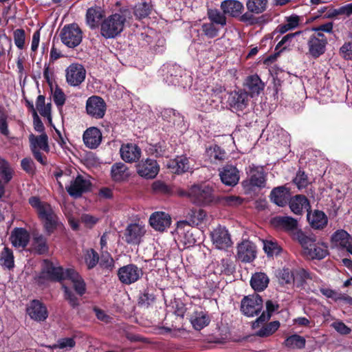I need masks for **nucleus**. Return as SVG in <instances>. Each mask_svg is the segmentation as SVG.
<instances>
[{"label":"nucleus","mask_w":352,"mask_h":352,"mask_svg":"<svg viewBox=\"0 0 352 352\" xmlns=\"http://www.w3.org/2000/svg\"><path fill=\"white\" fill-rule=\"evenodd\" d=\"M43 272L48 276L56 280H69L79 296H82L86 291V285L79 274L74 269H63L62 267H55L53 263L45 260L43 267Z\"/></svg>","instance_id":"nucleus-1"},{"label":"nucleus","mask_w":352,"mask_h":352,"mask_svg":"<svg viewBox=\"0 0 352 352\" xmlns=\"http://www.w3.org/2000/svg\"><path fill=\"white\" fill-rule=\"evenodd\" d=\"M29 204L36 210L48 235H50L61 226V223L51 205L47 202L41 201L37 197H30Z\"/></svg>","instance_id":"nucleus-2"},{"label":"nucleus","mask_w":352,"mask_h":352,"mask_svg":"<svg viewBox=\"0 0 352 352\" xmlns=\"http://www.w3.org/2000/svg\"><path fill=\"white\" fill-rule=\"evenodd\" d=\"M296 239L304 250V254L311 259L321 260L328 254V248L324 243H316L314 236H307L299 231L296 233Z\"/></svg>","instance_id":"nucleus-3"},{"label":"nucleus","mask_w":352,"mask_h":352,"mask_svg":"<svg viewBox=\"0 0 352 352\" xmlns=\"http://www.w3.org/2000/svg\"><path fill=\"white\" fill-rule=\"evenodd\" d=\"M190 201L195 205L206 206L217 203V198L210 186L194 184L190 187Z\"/></svg>","instance_id":"nucleus-4"},{"label":"nucleus","mask_w":352,"mask_h":352,"mask_svg":"<svg viewBox=\"0 0 352 352\" xmlns=\"http://www.w3.org/2000/svg\"><path fill=\"white\" fill-rule=\"evenodd\" d=\"M126 21L124 16L120 14H111L101 23L100 32L106 38H115L123 30Z\"/></svg>","instance_id":"nucleus-5"},{"label":"nucleus","mask_w":352,"mask_h":352,"mask_svg":"<svg viewBox=\"0 0 352 352\" xmlns=\"http://www.w3.org/2000/svg\"><path fill=\"white\" fill-rule=\"evenodd\" d=\"M60 37L64 45L68 47L74 48L81 43L82 32L77 24L72 23L63 28Z\"/></svg>","instance_id":"nucleus-6"},{"label":"nucleus","mask_w":352,"mask_h":352,"mask_svg":"<svg viewBox=\"0 0 352 352\" xmlns=\"http://www.w3.org/2000/svg\"><path fill=\"white\" fill-rule=\"evenodd\" d=\"M327 43V38L323 33L311 34L307 41L308 54L314 58H318L325 52Z\"/></svg>","instance_id":"nucleus-7"},{"label":"nucleus","mask_w":352,"mask_h":352,"mask_svg":"<svg viewBox=\"0 0 352 352\" xmlns=\"http://www.w3.org/2000/svg\"><path fill=\"white\" fill-rule=\"evenodd\" d=\"M91 183L89 179L82 175H78L74 179L70 181V184L65 186L68 194L74 198L82 196L85 192L91 190Z\"/></svg>","instance_id":"nucleus-8"},{"label":"nucleus","mask_w":352,"mask_h":352,"mask_svg":"<svg viewBox=\"0 0 352 352\" xmlns=\"http://www.w3.org/2000/svg\"><path fill=\"white\" fill-rule=\"evenodd\" d=\"M142 275V270L134 264L124 265L118 271L119 280L125 285H131L137 282Z\"/></svg>","instance_id":"nucleus-9"},{"label":"nucleus","mask_w":352,"mask_h":352,"mask_svg":"<svg viewBox=\"0 0 352 352\" xmlns=\"http://www.w3.org/2000/svg\"><path fill=\"white\" fill-rule=\"evenodd\" d=\"M86 70L80 63H72L65 69L66 82L72 87H77L84 82Z\"/></svg>","instance_id":"nucleus-10"},{"label":"nucleus","mask_w":352,"mask_h":352,"mask_svg":"<svg viewBox=\"0 0 352 352\" xmlns=\"http://www.w3.org/2000/svg\"><path fill=\"white\" fill-rule=\"evenodd\" d=\"M263 308V300L258 294L245 296L241 300V310L248 317L257 315Z\"/></svg>","instance_id":"nucleus-11"},{"label":"nucleus","mask_w":352,"mask_h":352,"mask_svg":"<svg viewBox=\"0 0 352 352\" xmlns=\"http://www.w3.org/2000/svg\"><path fill=\"white\" fill-rule=\"evenodd\" d=\"M248 178L252 187L262 188L266 184V174L261 166L250 165L247 170Z\"/></svg>","instance_id":"nucleus-12"},{"label":"nucleus","mask_w":352,"mask_h":352,"mask_svg":"<svg viewBox=\"0 0 352 352\" xmlns=\"http://www.w3.org/2000/svg\"><path fill=\"white\" fill-rule=\"evenodd\" d=\"M146 233L144 226L139 223L129 224L124 233V241L128 244L138 245Z\"/></svg>","instance_id":"nucleus-13"},{"label":"nucleus","mask_w":352,"mask_h":352,"mask_svg":"<svg viewBox=\"0 0 352 352\" xmlns=\"http://www.w3.org/2000/svg\"><path fill=\"white\" fill-rule=\"evenodd\" d=\"M87 112L95 118H102L106 111V104L104 100L99 96H91L88 98L86 103Z\"/></svg>","instance_id":"nucleus-14"},{"label":"nucleus","mask_w":352,"mask_h":352,"mask_svg":"<svg viewBox=\"0 0 352 352\" xmlns=\"http://www.w3.org/2000/svg\"><path fill=\"white\" fill-rule=\"evenodd\" d=\"M213 244L219 250H226L232 244L230 235L225 227L219 226L211 233Z\"/></svg>","instance_id":"nucleus-15"},{"label":"nucleus","mask_w":352,"mask_h":352,"mask_svg":"<svg viewBox=\"0 0 352 352\" xmlns=\"http://www.w3.org/2000/svg\"><path fill=\"white\" fill-rule=\"evenodd\" d=\"M27 314L34 320L42 322L47 319L48 312L46 307L39 300H32L27 307Z\"/></svg>","instance_id":"nucleus-16"},{"label":"nucleus","mask_w":352,"mask_h":352,"mask_svg":"<svg viewBox=\"0 0 352 352\" xmlns=\"http://www.w3.org/2000/svg\"><path fill=\"white\" fill-rule=\"evenodd\" d=\"M136 168L138 174L146 179L155 177L159 172V166L157 162L151 159H146L145 161L139 162Z\"/></svg>","instance_id":"nucleus-17"},{"label":"nucleus","mask_w":352,"mask_h":352,"mask_svg":"<svg viewBox=\"0 0 352 352\" xmlns=\"http://www.w3.org/2000/svg\"><path fill=\"white\" fill-rule=\"evenodd\" d=\"M256 254L255 245L250 241H243L237 247V258L242 262L252 261Z\"/></svg>","instance_id":"nucleus-18"},{"label":"nucleus","mask_w":352,"mask_h":352,"mask_svg":"<svg viewBox=\"0 0 352 352\" xmlns=\"http://www.w3.org/2000/svg\"><path fill=\"white\" fill-rule=\"evenodd\" d=\"M228 102L233 111L245 109L248 105V94L246 91H234L230 94Z\"/></svg>","instance_id":"nucleus-19"},{"label":"nucleus","mask_w":352,"mask_h":352,"mask_svg":"<svg viewBox=\"0 0 352 352\" xmlns=\"http://www.w3.org/2000/svg\"><path fill=\"white\" fill-rule=\"evenodd\" d=\"M120 153L121 158L126 163L138 162L142 155L141 148L133 143L122 144Z\"/></svg>","instance_id":"nucleus-20"},{"label":"nucleus","mask_w":352,"mask_h":352,"mask_svg":"<svg viewBox=\"0 0 352 352\" xmlns=\"http://www.w3.org/2000/svg\"><path fill=\"white\" fill-rule=\"evenodd\" d=\"M149 223L155 230L162 232L170 226L171 218L164 212H155L151 215Z\"/></svg>","instance_id":"nucleus-21"},{"label":"nucleus","mask_w":352,"mask_h":352,"mask_svg":"<svg viewBox=\"0 0 352 352\" xmlns=\"http://www.w3.org/2000/svg\"><path fill=\"white\" fill-rule=\"evenodd\" d=\"M12 245L21 250H23L30 241V234L24 228H14L10 237Z\"/></svg>","instance_id":"nucleus-22"},{"label":"nucleus","mask_w":352,"mask_h":352,"mask_svg":"<svg viewBox=\"0 0 352 352\" xmlns=\"http://www.w3.org/2000/svg\"><path fill=\"white\" fill-rule=\"evenodd\" d=\"M219 176L221 182L226 186H234L239 180V172L232 165H226L220 171Z\"/></svg>","instance_id":"nucleus-23"},{"label":"nucleus","mask_w":352,"mask_h":352,"mask_svg":"<svg viewBox=\"0 0 352 352\" xmlns=\"http://www.w3.org/2000/svg\"><path fill=\"white\" fill-rule=\"evenodd\" d=\"M82 140L87 148L94 149L101 143L102 133L98 128L90 127L84 132Z\"/></svg>","instance_id":"nucleus-24"},{"label":"nucleus","mask_w":352,"mask_h":352,"mask_svg":"<svg viewBox=\"0 0 352 352\" xmlns=\"http://www.w3.org/2000/svg\"><path fill=\"white\" fill-rule=\"evenodd\" d=\"M289 208L296 214H301L304 210L308 212L310 210L309 201L305 195H296L291 199Z\"/></svg>","instance_id":"nucleus-25"},{"label":"nucleus","mask_w":352,"mask_h":352,"mask_svg":"<svg viewBox=\"0 0 352 352\" xmlns=\"http://www.w3.org/2000/svg\"><path fill=\"white\" fill-rule=\"evenodd\" d=\"M206 217V212L201 209H192L188 211L186 217L188 220L181 221L177 223V228L179 229L185 225L197 226Z\"/></svg>","instance_id":"nucleus-26"},{"label":"nucleus","mask_w":352,"mask_h":352,"mask_svg":"<svg viewBox=\"0 0 352 352\" xmlns=\"http://www.w3.org/2000/svg\"><path fill=\"white\" fill-rule=\"evenodd\" d=\"M225 91V89L221 86H215L208 87L206 90V93L209 97L207 100V102L212 107L217 108L219 107V104L222 102L223 94Z\"/></svg>","instance_id":"nucleus-27"},{"label":"nucleus","mask_w":352,"mask_h":352,"mask_svg":"<svg viewBox=\"0 0 352 352\" xmlns=\"http://www.w3.org/2000/svg\"><path fill=\"white\" fill-rule=\"evenodd\" d=\"M168 167L174 173H183L190 169L189 160L186 156L177 157L168 162Z\"/></svg>","instance_id":"nucleus-28"},{"label":"nucleus","mask_w":352,"mask_h":352,"mask_svg":"<svg viewBox=\"0 0 352 352\" xmlns=\"http://www.w3.org/2000/svg\"><path fill=\"white\" fill-rule=\"evenodd\" d=\"M252 97L258 96L263 90L265 85L256 74L248 76L245 83Z\"/></svg>","instance_id":"nucleus-29"},{"label":"nucleus","mask_w":352,"mask_h":352,"mask_svg":"<svg viewBox=\"0 0 352 352\" xmlns=\"http://www.w3.org/2000/svg\"><path fill=\"white\" fill-rule=\"evenodd\" d=\"M307 219L311 226L314 229H322L327 224L326 214L320 210H315L312 214L310 211L307 213Z\"/></svg>","instance_id":"nucleus-30"},{"label":"nucleus","mask_w":352,"mask_h":352,"mask_svg":"<svg viewBox=\"0 0 352 352\" xmlns=\"http://www.w3.org/2000/svg\"><path fill=\"white\" fill-rule=\"evenodd\" d=\"M29 140L31 151L41 149L45 152L49 151L48 138L45 133H43L38 136L31 134L29 136Z\"/></svg>","instance_id":"nucleus-31"},{"label":"nucleus","mask_w":352,"mask_h":352,"mask_svg":"<svg viewBox=\"0 0 352 352\" xmlns=\"http://www.w3.org/2000/svg\"><path fill=\"white\" fill-rule=\"evenodd\" d=\"M111 174L112 179L116 182L126 180L130 176L128 167L122 162L114 164L111 166Z\"/></svg>","instance_id":"nucleus-32"},{"label":"nucleus","mask_w":352,"mask_h":352,"mask_svg":"<svg viewBox=\"0 0 352 352\" xmlns=\"http://www.w3.org/2000/svg\"><path fill=\"white\" fill-rule=\"evenodd\" d=\"M271 201L278 206H284L287 203L288 191L284 186L274 188L270 193Z\"/></svg>","instance_id":"nucleus-33"},{"label":"nucleus","mask_w":352,"mask_h":352,"mask_svg":"<svg viewBox=\"0 0 352 352\" xmlns=\"http://www.w3.org/2000/svg\"><path fill=\"white\" fill-rule=\"evenodd\" d=\"M221 8L224 14H228L232 16H239L243 8V4L236 0H226L221 3Z\"/></svg>","instance_id":"nucleus-34"},{"label":"nucleus","mask_w":352,"mask_h":352,"mask_svg":"<svg viewBox=\"0 0 352 352\" xmlns=\"http://www.w3.org/2000/svg\"><path fill=\"white\" fill-rule=\"evenodd\" d=\"M269 278L263 272H257L252 275L250 285L254 291H263L268 285Z\"/></svg>","instance_id":"nucleus-35"},{"label":"nucleus","mask_w":352,"mask_h":352,"mask_svg":"<svg viewBox=\"0 0 352 352\" xmlns=\"http://www.w3.org/2000/svg\"><path fill=\"white\" fill-rule=\"evenodd\" d=\"M32 245L33 250L38 254H45L49 250L47 239L39 233L33 234Z\"/></svg>","instance_id":"nucleus-36"},{"label":"nucleus","mask_w":352,"mask_h":352,"mask_svg":"<svg viewBox=\"0 0 352 352\" xmlns=\"http://www.w3.org/2000/svg\"><path fill=\"white\" fill-rule=\"evenodd\" d=\"M206 155L211 163L218 164L226 159V153L219 146H211L206 149Z\"/></svg>","instance_id":"nucleus-37"},{"label":"nucleus","mask_w":352,"mask_h":352,"mask_svg":"<svg viewBox=\"0 0 352 352\" xmlns=\"http://www.w3.org/2000/svg\"><path fill=\"white\" fill-rule=\"evenodd\" d=\"M306 340L304 337L297 334L292 335L284 341V346L289 349H302L305 348Z\"/></svg>","instance_id":"nucleus-38"},{"label":"nucleus","mask_w":352,"mask_h":352,"mask_svg":"<svg viewBox=\"0 0 352 352\" xmlns=\"http://www.w3.org/2000/svg\"><path fill=\"white\" fill-rule=\"evenodd\" d=\"M331 240L336 246L344 248L351 242V236L345 230H340L333 234Z\"/></svg>","instance_id":"nucleus-39"},{"label":"nucleus","mask_w":352,"mask_h":352,"mask_svg":"<svg viewBox=\"0 0 352 352\" xmlns=\"http://www.w3.org/2000/svg\"><path fill=\"white\" fill-rule=\"evenodd\" d=\"M191 323L196 330H201L210 322L209 316L204 312H195L191 318Z\"/></svg>","instance_id":"nucleus-40"},{"label":"nucleus","mask_w":352,"mask_h":352,"mask_svg":"<svg viewBox=\"0 0 352 352\" xmlns=\"http://www.w3.org/2000/svg\"><path fill=\"white\" fill-rule=\"evenodd\" d=\"M278 307L277 304L274 303L272 300H267L266 302V309L267 314L263 312V314L258 318L253 323V327H258L260 324H262L270 320L272 314L275 311Z\"/></svg>","instance_id":"nucleus-41"},{"label":"nucleus","mask_w":352,"mask_h":352,"mask_svg":"<svg viewBox=\"0 0 352 352\" xmlns=\"http://www.w3.org/2000/svg\"><path fill=\"white\" fill-rule=\"evenodd\" d=\"M36 109L38 111L40 114L47 118L50 122L52 121L51 116V107L52 104L50 102L45 104V98L43 95H39L37 97L36 102Z\"/></svg>","instance_id":"nucleus-42"},{"label":"nucleus","mask_w":352,"mask_h":352,"mask_svg":"<svg viewBox=\"0 0 352 352\" xmlns=\"http://www.w3.org/2000/svg\"><path fill=\"white\" fill-rule=\"evenodd\" d=\"M162 118L173 125H179L183 122L182 116L173 109H164L161 112Z\"/></svg>","instance_id":"nucleus-43"},{"label":"nucleus","mask_w":352,"mask_h":352,"mask_svg":"<svg viewBox=\"0 0 352 352\" xmlns=\"http://www.w3.org/2000/svg\"><path fill=\"white\" fill-rule=\"evenodd\" d=\"M0 263L8 270H11L14 267L13 252L7 247H5L0 253Z\"/></svg>","instance_id":"nucleus-44"},{"label":"nucleus","mask_w":352,"mask_h":352,"mask_svg":"<svg viewBox=\"0 0 352 352\" xmlns=\"http://www.w3.org/2000/svg\"><path fill=\"white\" fill-rule=\"evenodd\" d=\"M273 223L286 230H292L297 228V221L290 217H276L273 219Z\"/></svg>","instance_id":"nucleus-45"},{"label":"nucleus","mask_w":352,"mask_h":352,"mask_svg":"<svg viewBox=\"0 0 352 352\" xmlns=\"http://www.w3.org/2000/svg\"><path fill=\"white\" fill-rule=\"evenodd\" d=\"M87 23L91 28L98 26L102 16L101 11L98 8H89L87 11Z\"/></svg>","instance_id":"nucleus-46"},{"label":"nucleus","mask_w":352,"mask_h":352,"mask_svg":"<svg viewBox=\"0 0 352 352\" xmlns=\"http://www.w3.org/2000/svg\"><path fill=\"white\" fill-rule=\"evenodd\" d=\"M13 169L8 162L4 160H0V177L5 185L11 181L13 177Z\"/></svg>","instance_id":"nucleus-47"},{"label":"nucleus","mask_w":352,"mask_h":352,"mask_svg":"<svg viewBox=\"0 0 352 352\" xmlns=\"http://www.w3.org/2000/svg\"><path fill=\"white\" fill-rule=\"evenodd\" d=\"M76 344V342L72 338H59L56 343L51 345L46 346L47 348L54 350L56 349H63V350H70L72 349Z\"/></svg>","instance_id":"nucleus-48"},{"label":"nucleus","mask_w":352,"mask_h":352,"mask_svg":"<svg viewBox=\"0 0 352 352\" xmlns=\"http://www.w3.org/2000/svg\"><path fill=\"white\" fill-rule=\"evenodd\" d=\"M267 3V0H248L246 6L250 12L258 14L266 10Z\"/></svg>","instance_id":"nucleus-49"},{"label":"nucleus","mask_w":352,"mask_h":352,"mask_svg":"<svg viewBox=\"0 0 352 352\" xmlns=\"http://www.w3.org/2000/svg\"><path fill=\"white\" fill-rule=\"evenodd\" d=\"M243 199L236 195L222 196L217 198V202L227 206H237L241 204Z\"/></svg>","instance_id":"nucleus-50"},{"label":"nucleus","mask_w":352,"mask_h":352,"mask_svg":"<svg viewBox=\"0 0 352 352\" xmlns=\"http://www.w3.org/2000/svg\"><path fill=\"white\" fill-rule=\"evenodd\" d=\"M280 327L278 321H273L263 326L258 332L257 336L260 337H267L273 334Z\"/></svg>","instance_id":"nucleus-51"},{"label":"nucleus","mask_w":352,"mask_h":352,"mask_svg":"<svg viewBox=\"0 0 352 352\" xmlns=\"http://www.w3.org/2000/svg\"><path fill=\"white\" fill-rule=\"evenodd\" d=\"M134 12L138 18H144L150 14L151 6L146 2L139 3L135 6Z\"/></svg>","instance_id":"nucleus-52"},{"label":"nucleus","mask_w":352,"mask_h":352,"mask_svg":"<svg viewBox=\"0 0 352 352\" xmlns=\"http://www.w3.org/2000/svg\"><path fill=\"white\" fill-rule=\"evenodd\" d=\"M208 14V18L212 23L220 24L222 26L226 24V19L224 14L221 13L219 10H209Z\"/></svg>","instance_id":"nucleus-53"},{"label":"nucleus","mask_w":352,"mask_h":352,"mask_svg":"<svg viewBox=\"0 0 352 352\" xmlns=\"http://www.w3.org/2000/svg\"><path fill=\"white\" fill-rule=\"evenodd\" d=\"M71 171L69 170H58L54 172V175L56 177L60 188H63L64 184L65 186L66 184L69 181Z\"/></svg>","instance_id":"nucleus-54"},{"label":"nucleus","mask_w":352,"mask_h":352,"mask_svg":"<svg viewBox=\"0 0 352 352\" xmlns=\"http://www.w3.org/2000/svg\"><path fill=\"white\" fill-rule=\"evenodd\" d=\"M14 41L16 46L20 49H23L25 46V34L23 29H16L13 32Z\"/></svg>","instance_id":"nucleus-55"},{"label":"nucleus","mask_w":352,"mask_h":352,"mask_svg":"<svg viewBox=\"0 0 352 352\" xmlns=\"http://www.w3.org/2000/svg\"><path fill=\"white\" fill-rule=\"evenodd\" d=\"M278 278L281 285L289 284L294 282V273L289 269H283L279 272Z\"/></svg>","instance_id":"nucleus-56"},{"label":"nucleus","mask_w":352,"mask_h":352,"mask_svg":"<svg viewBox=\"0 0 352 352\" xmlns=\"http://www.w3.org/2000/svg\"><path fill=\"white\" fill-rule=\"evenodd\" d=\"M263 250L268 256H272L280 252V248L276 243L267 241L264 242Z\"/></svg>","instance_id":"nucleus-57"},{"label":"nucleus","mask_w":352,"mask_h":352,"mask_svg":"<svg viewBox=\"0 0 352 352\" xmlns=\"http://www.w3.org/2000/svg\"><path fill=\"white\" fill-rule=\"evenodd\" d=\"M85 262L89 269L94 267L99 262L97 252L94 250L88 251L85 256Z\"/></svg>","instance_id":"nucleus-58"},{"label":"nucleus","mask_w":352,"mask_h":352,"mask_svg":"<svg viewBox=\"0 0 352 352\" xmlns=\"http://www.w3.org/2000/svg\"><path fill=\"white\" fill-rule=\"evenodd\" d=\"M113 263V259L107 252V250L102 252L100 261V265L101 267L107 270H111L114 265Z\"/></svg>","instance_id":"nucleus-59"},{"label":"nucleus","mask_w":352,"mask_h":352,"mask_svg":"<svg viewBox=\"0 0 352 352\" xmlns=\"http://www.w3.org/2000/svg\"><path fill=\"white\" fill-rule=\"evenodd\" d=\"M294 182L298 189L305 188L309 184L307 175L302 171H298L297 173L296 176L294 179Z\"/></svg>","instance_id":"nucleus-60"},{"label":"nucleus","mask_w":352,"mask_h":352,"mask_svg":"<svg viewBox=\"0 0 352 352\" xmlns=\"http://www.w3.org/2000/svg\"><path fill=\"white\" fill-rule=\"evenodd\" d=\"M331 326L341 335H348L351 332V328L340 320L333 322Z\"/></svg>","instance_id":"nucleus-61"},{"label":"nucleus","mask_w":352,"mask_h":352,"mask_svg":"<svg viewBox=\"0 0 352 352\" xmlns=\"http://www.w3.org/2000/svg\"><path fill=\"white\" fill-rule=\"evenodd\" d=\"M53 100L58 107H62L65 102V95L59 87H56L53 92Z\"/></svg>","instance_id":"nucleus-62"},{"label":"nucleus","mask_w":352,"mask_h":352,"mask_svg":"<svg viewBox=\"0 0 352 352\" xmlns=\"http://www.w3.org/2000/svg\"><path fill=\"white\" fill-rule=\"evenodd\" d=\"M201 28L204 34L209 38H214L218 34L219 30L215 28L212 23H204Z\"/></svg>","instance_id":"nucleus-63"},{"label":"nucleus","mask_w":352,"mask_h":352,"mask_svg":"<svg viewBox=\"0 0 352 352\" xmlns=\"http://www.w3.org/2000/svg\"><path fill=\"white\" fill-rule=\"evenodd\" d=\"M294 273V282L297 285H302L305 280L309 277V274L303 269H300L293 272Z\"/></svg>","instance_id":"nucleus-64"}]
</instances>
